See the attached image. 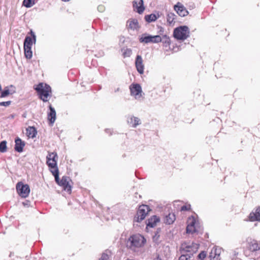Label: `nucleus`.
Segmentation results:
<instances>
[{"mask_svg":"<svg viewBox=\"0 0 260 260\" xmlns=\"http://www.w3.org/2000/svg\"><path fill=\"white\" fill-rule=\"evenodd\" d=\"M176 16L175 14L173 13H168L167 16V20L168 23L171 25L172 24H174L175 23V19Z\"/></svg>","mask_w":260,"mask_h":260,"instance_id":"bb28decb","label":"nucleus"},{"mask_svg":"<svg viewBox=\"0 0 260 260\" xmlns=\"http://www.w3.org/2000/svg\"><path fill=\"white\" fill-rule=\"evenodd\" d=\"M190 205H183V206L181 207V211H188L190 209Z\"/></svg>","mask_w":260,"mask_h":260,"instance_id":"e433bc0d","label":"nucleus"},{"mask_svg":"<svg viewBox=\"0 0 260 260\" xmlns=\"http://www.w3.org/2000/svg\"><path fill=\"white\" fill-rule=\"evenodd\" d=\"M15 92V87L13 85L6 86L1 92L0 98H4Z\"/></svg>","mask_w":260,"mask_h":260,"instance_id":"f3484780","label":"nucleus"},{"mask_svg":"<svg viewBox=\"0 0 260 260\" xmlns=\"http://www.w3.org/2000/svg\"><path fill=\"white\" fill-rule=\"evenodd\" d=\"M189 36V30L187 26L183 25L174 29L173 36L177 40L184 41Z\"/></svg>","mask_w":260,"mask_h":260,"instance_id":"20e7f679","label":"nucleus"},{"mask_svg":"<svg viewBox=\"0 0 260 260\" xmlns=\"http://www.w3.org/2000/svg\"><path fill=\"white\" fill-rule=\"evenodd\" d=\"M179 260H188V258L186 257V255H185L184 253L180 256Z\"/></svg>","mask_w":260,"mask_h":260,"instance_id":"4c0bfd02","label":"nucleus"},{"mask_svg":"<svg viewBox=\"0 0 260 260\" xmlns=\"http://www.w3.org/2000/svg\"><path fill=\"white\" fill-rule=\"evenodd\" d=\"M105 132L107 134H109V135H111L112 134V131L110 129H106Z\"/></svg>","mask_w":260,"mask_h":260,"instance_id":"79ce46f5","label":"nucleus"},{"mask_svg":"<svg viewBox=\"0 0 260 260\" xmlns=\"http://www.w3.org/2000/svg\"><path fill=\"white\" fill-rule=\"evenodd\" d=\"M119 88H118L115 90V92H117V91H119Z\"/></svg>","mask_w":260,"mask_h":260,"instance_id":"c03bdc74","label":"nucleus"},{"mask_svg":"<svg viewBox=\"0 0 260 260\" xmlns=\"http://www.w3.org/2000/svg\"><path fill=\"white\" fill-rule=\"evenodd\" d=\"M35 89L38 92L40 99L44 102L48 101V98L51 96V88L47 84L40 83Z\"/></svg>","mask_w":260,"mask_h":260,"instance_id":"7ed1b4c3","label":"nucleus"},{"mask_svg":"<svg viewBox=\"0 0 260 260\" xmlns=\"http://www.w3.org/2000/svg\"><path fill=\"white\" fill-rule=\"evenodd\" d=\"M132 53V50L129 48H124L123 50V55L124 57H129Z\"/></svg>","mask_w":260,"mask_h":260,"instance_id":"2f4dec72","label":"nucleus"},{"mask_svg":"<svg viewBox=\"0 0 260 260\" xmlns=\"http://www.w3.org/2000/svg\"><path fill=\"white\" fill-rule=\"evenodd\" d=\"M246 247L252 252L260 250V241L248 237L246 239Z\"/></svg>","mask_w":260,"mask_h":260,"instance_id":"6e6552de","label":"nucleus"},{"mask_svg":"<svg viewBox=\"0 0 260 260\" xmlns=\"http://www.w3.org/2000/svg\"><path fill=\"white\" fill-rule=\"evenodd\" d=\"M221 249L214 247L210 253V260H220Z\"/></svg>","mask_w":260,"mask_h":260,"instance_id":"412c9836","label":"nucleus"},{"mask_svg":"<svg viewBox=\"0 0 260 260\" xmlns=\"http://www.w3.org/2000/svg\"><path fill=\"white\" fill-rule=\"evenodd\" d=\"M15 150L19 153L22 152L25 145V142L22 141L21 139L19 137H17L15 139Z\"/></svg>","mask_w":260,"mask_h":260,"instance_id":"aec40b11","label":"nucleus"},{"mask_svg":"<svg viewBox=\"0 0 260 260\" xmlns=\"http://www.w3.org/2000/svg\"><path fill=\"white\" fill-rule=\"evenodd\" d=\"M26 133L28 136L31 138L36 137L37 134L36 129L34 126H29L26 129Z\"/></svg>","mask_w":260,"mask_h":260,"instance_id":"a878e982","label":"nucleus"},{"mask_svg":"<svg viewBox=\"0 0 260 260\" xmlns=\"http://www.w3.org/2000/svg\"><path fill=\"white\" fill-rule=\"evenodd\" d=\"M249 220L251 221H260V208H257L255 212L250 213Z\"/></svg>","mask_w":260,"mask_h":260,"instance_id":"4be33fe9","label":"nucleus"},{"mask_svg":"<svg viewBox=\"0 0 260 260\" xmlns=\"http://www.w3.org/2000/svg\"><path fill=\"white\" fill-rule=\"evenodd\" d=\"M159 221V218L156 215H154L148 219L147 222V226H149L150 228H153Z\"/></svg>","mask_w":260,"mask_h":260,"instance_id":"b1692460","label":"nucleus"},{"mask_svg":"<svg viewBox=\"0 0 260 260\" xmlns=\"http://www.w3.org/2000/svg\"><path fill=\"white\" fill-rule=\"evenodd\" d=\"M131 95L134 96L137 100H141L142 97L141 86L139 84H132L129 86Z\"/></svg>","mask_w":260,"mask_h":260,"instance_id":"9d476101","label":"nucleus"},{"mask_svg":"<svg viewBox=\"0 0 260 260\" xmlns=\"http://www.w3.org/2000/svg\"><path fill=\"white\" fill-rule=\"evenodd\" d=\"M146 243V239L140 234H135L131 236L127 241V247L134 251L138 248L143 247Z\"/></svg>","mask_w":260,"mask_h":260,"instance_id":"f257e3e1","label":"nucleus"},{"mask_svg":"<svg viewBox=\"0 0 260 260\" xmlns=\"http://www.w3.org/2000/svg\"><path fill=\"white\" fill-rule=\"evenodd\" d=\"M165 47H167L170 44V39L167 35H164L161 38V41Z\"/></svg>","mask_w":260,"mask_h":260,"instance_id":"c756f323","label":"nucleus"},{"mask_svg":"<svg viewBox=\"0 0 260 260\" xmlns=\"http://www.w3.org/2000/svg\"><path fill=\"white\" fill-rule=\"evenodd\" d=\"M133 7L134 11L140 14H142L145 10L143 0H134L133 2Z\"/></svg>","mask_w":260,"mask_h":260,"instance_id":"2eb2a0df","label":"nucleus"},{"mask_svg":"<svg viewBox=\"0 0 260 260\" xmlns=\"http://www.w3.org/2000/svg\"><path fill=\"white\" fill-rule=\"evenodd\" d=\"M104 52L103 51H101L99 52V53L98 54H95V55L98 57H102V56H104Z\"/></svg>","mask_w":260,"mask_h":260,"instance_id":"a19ab883","label":"nucleus"},{"mask_svg":"<svg viewBox=\"0 0 260 260\" xmlns=\"http://www.w3.org/2000/svg\"><path fill=\"white\" fill-rule=\"evenodd\" d=\"M153 260H161L159 255H157L154 258Z\"/></svg>","mask_w":260,"mask_h":260,"instance_id":"37998d69","label":"nucleus"},{"mask_svg":"<svg viewBox=\"0 0 260 260\" xmlns=\"http://www.w3.org/2000/svg\"><path fill=\"white\" fill-rule=\"evenodd\" d=\"M159 235L158 234V233L157 232L155 233L154 235L153 236L152 240L156 244H158L159 243Z\"/></svg>","mask_w":260,"mask_h":260,"instance_id":"473e14b6","label":"nucleus"},{"mask_svg":"<svg viewBox=\"0 0 260 260\" xmlns=\"http://www.w3.org/2000/svg\"><path fill=\"white\" fill-rule=\"evenodd\" d=\"M187 223L188 224L186 227V233L188 234L199 233L202 230L200 226H198V224L196 222V219L193 216L188 218Z\"/></svg>","mask_w":260,"mask_h":260,"instance_id":"0eeeda50","label":"nucleus"},{"mask_svg":"<svg viewBox=\"0 0 260 260\" xmlns=\"http://www.w3.org/2000/svg\"><path fill=\"white\" fill-rule=\"evenodd\" d=\"M127 23L128 28L132 30H136L139 28L138 21L136 19H129Z\"/></svg>","mask_w":260,"mask_h":260,"instance_id":"5701e85b","label":"nucleus"},{"mask_svg":"<svg viewBox=\"0 0 260 260\" xmlns=\"http://www.w3.org/2000/svg\"><path fill=\"white\" fill-rule=\"evenodd\" d=\"M135 64L138 73L140 74H143L144 67L143 63V59L141 55H137L135 60Z\"/></svg>","mask_w":260,"mask_h":260,"instance_id":"a211bd4d","label":"nucleus"},{"mask_svg":"<svg viewBox=\"0 0 260 260\" xmlns=\"http://www.w3.org/2000/svg\"><path fill=\"white\" fill-rule=\"evenodd\" d=\"M46 164L49 168L56 167L58 156L56 152H48L46 156Z\"/></svg>","mask_w":260,"mask_h":260,"instance_id":"9b49d317","label":"nucleus"},{"mask_svg":"<svg viewBox=\"0 0 260 260\" xmlns=\"http://www.w3.org/2000/svg\"><path fill=\"white\" fill-rule=\"evenodd\" d=\"M150 211V208L148 205H142L139 206L136 215L134 217V221L140 222L144 220Z\"/></svg>","mask_w":260,"mask_h":260,"instance_id":"39448f33","label":"nucleus"},{"mask_svg":"<svg viewBox=\"0 0 260 260\" xmlns=\"http://www.w3.org/2000/svg\"><path fill=\"white\" fill-rule=\"evenodd\" d=\"M140 43L148 44L149 43H157L161 41V37L159 35L151 36L147 34H143L139 38Z\"/></svg>","mask_w":260,"mask_h":260,"instance_id":"423d86ee","label":"nucleus"},{"mask_svg":"<svg viewBox=\"0 0 260 260\" xmlns=\"http://www.w3.org/2000/svg\"><path fill=\"white\" fill-rule=\"evenodd\" d=\"M62 1H64V2H68L70 0H62Z\"/></svg>","mask_w":260,"mask_h":260,"instance_id":"a18cd8bd","label":"nucleus"},{"mask_svg":"<svg viewBox=\"0 0 260 260\" xmlns=\"http://www.w3.org/2000/svg\"><path fill=\"white\" fill-rule=\"evenodd\" d=\"M175 219V215L174 214L169 213L165 216L164 222L168 224H171L174 222Z\"/></svg>","mask_w":260,"mask_h":260,"instance_id":"393cba45","label":"nucleus"},{"mask_svg":"<svg viewBox=\"0 0 260 260\" xmlns=\"http://www.w3.org/2000/svg\"><path fill=\"white\" fill-rule=\"evenodd\" d=\"M16 189L18 193L22 198H26L30 192L29 186L27 184H24L21 182L16 185Z\"/></svg>","mask_w":260,"mask_h":260,"instance_id":"1a4fd4ad","label":"nucleus"},{"mask_svg":"<svg viewBox=\"0 0 260 260\" xmlns=\"http://www.w3.org/2000/svg\"><path fill=\"white\" fill-rule=\"evenodd\" d=\"M198 246L196 245L195 247H192L190 246H186L182 250V253H184L185 255H186V257L188 258V260H190L193 256V254L196 253L197 251Z\"/></svg>","mask_w":260,"mask_h":260,"instance_id":"dca6fc26","label":"nucleus"},{"mask_svg":"<svg viewBox=\"0 0 260 260\" xmlns=\"http://www.w3.org/2000/svg\"><path fill=\"white\" fill-rule=\"evenodd\" d=\"M127 123L131 127L136 128L137 126L141 124L140 119L132 115L127 116Z\"/></svg>","mask_w":260,"mask_h":260,"instance_id":"ddd939ff","label":"nucleus"},{"mask_svg":"<svg viewBox=\"0 0 260 260\" xmlns=\"http://www.w3.org/2000/svg\"><path fill=\"white\" fill-rule=\"evenodd\" d=\"M2 90V86L0 84V91Z\"/></svg>","mask_w":260,"mask_h":260,"instance_id":"49530a36","label":"nucleus"},{"mask_svg":"<svg viewBox=\"0 0 260 260\" xmlns=\"http://www.w3.org/2000/svg\"><path fill=\"white\" fill-rule=\"evenodd\" d=\"M11 104V101H8L6 102H0V106H5V107H8Z\"/></svg>","mask_w":260,"mask_h":260,"instance_id":"c9c22d12","label":"nucleus"},{"mask_svg":"<svg viewBox=\"0 0 260 260\" xmlns=\"http://www.w3.org/2000/svg\"><path fill=\"white\" fill-rule=\"evenodd\" d=\"M71 179L69 177L64 176L59 182V186L62 187L63 190L69 193H71L72 191V186L69 183Z\"/></svg>","mask_w":260,"mask_h":260,"instance_id":"f8f14e48","label":"nucleus"},{"mask_svg":"<svg viewBox=\"0 0 260 260\" xmlns=\"http://www.w3.org/2000/svg\"><path fill=\"white\" fill-rule=\"evenodd\" d=\"M54 178H55V180L56 182L59 185V184H60L59 182L60 181V180H59V175L57 176H54Z\"/></svg>","mask_w":260,"mask_h":260,"instance_id":"ea45409f","label":"nucleus"},{"mask_svg":"<svg viewBox=\"0 0 260 260\" xmlns=\"http://www.w3.org/2000/svg\"><path fill=\"white\" fill-rule=\"evenodd\" d=\"M36 0H24L23 5L26 8H30L35 4Z\"/></svg>","mask_w":260,"mask_h":260,"instance_id":"c85d7f7f","label":"nucleus"},{"mask_svg":"<svg viewBox=\"0 0 260 260\" xmlns=\"http://www.w3.org/2000/svg\"><path fill=\"white\" fill-rule=\"evenodd\" d=\"M98 10L99 12H102L104 11L105 8L102 5H100L98 7Z\"/></svg>","mask_w":260,"mask_h":260,"instance_id":"58836bf2","label":"nucleus"},{"mask_svg":"<svg viewBox=\"0 0 260 260\" xmlns=\"http://www.w3.org/2000/svg\"><path fill=\"white\" fill-rule=\"evenodd\" d=\"M174 10L181 17H184L188 15V12L185 7L180 3H178L174 7Z\"/></svg>","mask_w":260,"mask_h":260,"instance_id":"4468645a","label":"nucleus"},{"mask_svg":"<svg viewBox=\"0 0 260 260\" xmlns=\"http://www.w3.org/2000/svg\"><path fill=\"white\" fill-rule=\"evenodd\" d=\"M49 112L47 114L48 120L50 125H53L56 120V111L55 109L51 105L49 106Z\"/></svg>","mask_w":260,"mask_h":260,"instance_id":"6ab92c4d","label":"nucleus"},{"mask_svg":"<svg viewBox=\"0 0 260 260\" xmlns=\"http://www.w3.org/2000/svg\"><path fill=\"white\" fill-rule=\"evenodd\" d=\"M206 252L204 251L200 252L198 256V258L201 260H203L206 257Z\"/></svg>","mask_w":260,"mask_h":260,"instance_id":"72a5a7b5","label":"nucleus"},{"mask_svg":"<svg viewBox=\"0 0 260 260\" xmlns=\"http://www.w3.org/2000/svg\"><path fill=\"white\" fill-rule=\"evenodd\" d=\"M157 19V17L154 14H151L145 16V20L147 22H151L155 21Z\"/></svg>","mask_w":260,"mask_h":260,"instance_id":"cd10ccee","label":"nucleus"},{"mask_svg":"<svg viewBox=\"0 0 260 260\" xmlns=\"http://www.w3.org/2000/svg\"><path fill=\"white\" fill-rule=\"evenodd\" d=\"M30 34L31 35V37L26 36L24 41V55L25 57L28 59L32 57V45L34 43L35 44L36 42V36L34 32L30 30Z\"/></svg>","mask_w":260,"mask_h":260,"instance_id":"f03ea898","label":"nucleus"},{"mask_svg":"<svg viewBox=\"0 0 260 260\" xmlns=\"http://www.w3.org/2000/svg\"><path fill=\"white\" fill-rule=\"evenodd\" d=\"M52 169H54V170H51V172L52 174V175L54 176H56L59 175V171L58 169L57 168V166L56 165V168H52Z\"/></svg>","mask_w":260,"mask_h":260,"instance_id":"f704fd0d","label":"nucleus"},{"mask_svg":"<svg viewBox=\"0 0 260 260\" xmlns=\"http://www.w3.org/2000/svg\"><path fill=\"white\" fill-rule=\"evenodd\" d=\"M7 151V142L3 141L0 142V152L4 153Z\"/></svg>","mask_w":260,"mask_h":260,"instance_id":"7c9ffc66","label":"nucleus"}]
</instances>
